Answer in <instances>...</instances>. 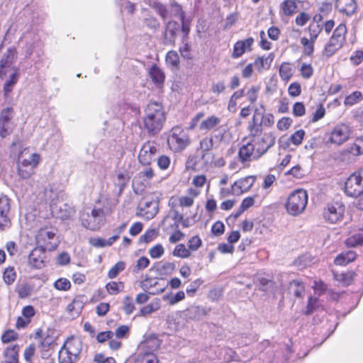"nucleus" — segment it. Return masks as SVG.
<instances>
[{
	"label": "nucleus",
	"instance_id": "obj_28",
	"mask_svg": "<svg viewBox=\"0 0 363 363\" xmlns=\"http://www.w3.org/2000/svg\"><path fill=\"white\" fill-rule=\"evenodd\" d=\"M22 316L18 317L16 321V327L24 328L30 323L31 318L35 314V309L32 306H26L23 308Z\"/></svg>",
	"mask_w": 363,
	"mask_h": 363
},
{
	"label": "nucleus",
	"instance_id": "obj_37",
	"mask_svg": "<svg viewBox=\"0 0 363 363\" xmlns=\"http://www.w3.org/2000/svg\"><path fill=\"white\" fill-rule=\"evenodd\" d=\"M264 112L263 106H261V109L256 108L255 110V113L259 114V123H262V125L271 127L274 123V117L271 113L264 114Z\"/></svg>",
	"mask_w": 363,
	"mask_h": 363
},
{
	"label": "nucleus",
	"instance_id": "obj_60",
	"mask_svg": "<svg viewBox=\"0 0 363 363\" xmlns=\"http://www.w3.org/2000/svg\"><path fill=\"white\" fill-rule=\"evenodd\" d=\"M16 277L14 269L12 267L6 268L4 272L3 278L5 283L8 285L13 283Z\"/></svg>",
	"mask_w": 363,
	"mask_h": 363
},
{
	"label": "nucleus",
	"instance_id": "obj_29",
	"mask_svg": "<svg viewBox=\"0 0 363 363\" xmlns=\"http://www.w3.org/2000/svg\"><path fill=\"white\" fill-rule=\"evenodd\" d=\"M248 130L252 139H255L262 135V123H259V114L258 113H254L252 118L248 124Z\"/></svg>",
	"mask_w": 363,
	"mask_h": 363
},
{
	"label": "nucleus",
	"instance_id": "obj_10",
	"mask_svg": "<svg viewBox=\"0 0 363 363\" xmlns=\"http://www.w3.org/2000/svg\"><path fill=\"white\" fill-rule=\"evenodd\" d=\"M36 241L40 247L48 250H53L57 247L56 230L50 228H40L36 235Z\"/></svg>",
	"mask_w": 363,
	"mask_h": 363
},
{
	"label": "nucleus",
	"instance_id": "obj_54",
	"mask_svg": "<svg viewBox=\"0 0 363 363\" xmlns=\"http://www.w3.org/2000/svg\"><path fill=\"white\" fill-rule=\"evenodd\" d=\"M172 255L180 258H188L190 257L191 252L184 244H179L174 249Z\"/></svg>",
	"mask_w": 363,
	"mask_h": 363
},
{
	"label": "nucleus",
	"instance_id": "obj_18",
	"mask_svg": "<svg viewBox=\"0 0 363 363\" xmlns=\"http://www.w3.org/2000/svg\"><path fill=\"white\" fill-rule=\"evenodd\" d=\"M85 215L83 214L82 216V225L91 230H96L100 228L102 219L104 217V211L101 208L93 209L91 211V218L94 219V221H89L85 219Z\"/></svg>",
	"mask_w": 363,
	"mask_h": 363
},
{
	"label": "nucleus",
	"instance_id": "obj_31",
	"mask_svg": "<svg viewBox=\"0 0 363 363\" xmlns=\"http://www.w3.org/2000/svg\"><path fill=\"white\" fill-rule=\"evenodd\" d=\"M298 0H284L280 4V15L286 17L292 16L297 10Z\"/></svg>",
	"mask_w": 363,
	"mask_h": 363
},
{
	"label": "nucleus",
	"instance_id": "obj_23",
	"mask_svg": "<svg viewBox=\"0 0 363 363\" xmlns=\"http://www.w3.org/2000/svg\"><path fill=\"white\" fill-rule=\"evenodd\" d=\"M50 206L52 213L61 220L69 219L74 213V210L66 203H60L59 206L51 204Z\"/></svg>",
	"mask_w": 363,
	"mask_h": 363
},
{
	"label": "nucleus",
	"instance_id": "obj_41",
	"mask_svg": "<svg viewBox=\"0 0 363 363\" xmlns=\"http://www.w3.org/2000/svg\"><path fill=\"white\" fill-rule=\"evenodd\" d=\"M116 237H110L106 240L101 238H91L89 240V243L95 247H104L111 246L115 242Z\"/></svg>",
	"mask_w": 363,
	"mask_h": 363
},
{
	"label": "nucleus",
	"instance_id": "obj_62",
	"mask_svg": "<svg viewBox=\"0 0 363 363\" xmlns=\"http://www.w3.org/2000/svg\"><path fill=\"white\" fill-rule=\"evenodd\" d=\"M54 286L57 290L67 291L71 287V283L67 279L60 278L55 282Z\"/></svg>",
	"mask_w": 363,
	"mask_h": 363
},
{
	"label": "nucleus",
	"instance_id": "obj_21",
	"mask_svg": "<svg viewBox=\"0 0 363 363\" xmlns=\"http://www.w3.org/2000/svg\"><path fill=\"white\" fill-rule=\"evenodd\" d=\"M45 250L43 247L34 248L28 256V264L34 269H41L44 267Z\"/></svg>",
	"mask_w": 363,
	"mask_h": 363
},
{
	"label": "nucleus",
	"instance_id": "obj_19",
	"mask_svg": "<svg viewBox=\"0 0 363 363\" xmlns=\"http://www.w3.org/2000/svg\"><path fill=\"white\" fill-rule=\"evenodd\" d=\"M10 211V199L7 196L0 197V230H4L9 227L8 213Z\"/></svg>",
	"mask_w": 363,
	"mask_h": 363
},
{
	"label": "nucleus",
	"instance_id": "obj_56",
	"mask_svg": "<svg viewBox=\"0 0 363 363\" xmlns=\"http://www.w3.org/2000/svg\"><path fill=\"white\" fill-rule=\"evenodd\" d=\"M123 310L126 315L131 314L135 310V305L133 298L130 296H126L123 299Z\"/></svg>",
	"mask_w": 363,
	"mask_h": 363
},
{
	"label": "nucleus",
	"instance_id": "obj_25",
	"mask_svg": "<svg viewBox=\"0 0 363 363\" xmlns=\"http://www.w3.org/2000/svg\"><path fill=\"white\" fill-rule=\"evenodd\" d=\"M21 70L18 69H12L6 72L5 76L0 77L2 80H4V90L3 91H11L14 85L18 81L20 77Z\"/></svg>",
	"mask_w": 363,
	"mask_h": 363
},
{
	"label": "nucleus",
	"instance_id": "obj_43",
	"mask_svg": "<svg viewBox=\"0 0 363 363\" xmlns=\"http://www.w3.org/2000/svg\"><path fill=\"white\" fill-rule=\"evenodd\" d=\"M213 146V142L212 138L205 137L200 140L196 153L211 152V150Z\"/></svg>",
	"mask_w": 363,
	"mask_h": 363
},
{
	"label": "nucleus",
	"instance_id": "obj_33",
	"mask_svg": "<svg viewBox=\"0 0 363 363\" xmlns=\"http://www.w3.org/2000/svg\"><path fill=\"white\" fill-rule=\"evenodd\" d=\"M274 58V55L273 53H269L267 56L258 57L254 62V66L259 72L263 69H269Z\"/></svg>",
	"mask_w": 363,
	"mask_h": 363
},
{
	"label": "nucleus",
	"instance_id": "obj_8",
	"mask_svg": "<svg viewBox=\"0 0 363 363\" xmlns=\"http://www.w3.org/2000/svg\"><path fill=\"white\" fill-rule=\"evenodd\" d=\"M35 336L36 338L38 337L40 339L39 348L42 358H48L50 355V348L56 342L57 332L53 329H48L45 333L42 330H38L35 333Z\"/></svg>",
	"mask_w": 363,
	"mask_h": 363
},
{
	"label": "nucleus",
	"instance_id": "obj_51",
	"mask_svg": "<svg viewBox=\"0 0 363 363\" xmlns=\"http://www.w3.org/2000/svg\"><path fill=\"white\" fill-rule=\"evenodd\" d=\"M124 288V284L121 281H111L106 284V289L111 295H116L119 294Z\"/></svg>",
	"mask_w": 363,
	"mask_h": 363
},
{
	"label": "nucleus",
	"instance_id": "obj_59",
	"mask_svg": "<svg viewBox=\"0 0 363 363\" xmlns=\"http://www.w3.org/2000/svg\"><path fill=\"white\" fill-rule=\"evenodd\" d=\"M149 255L153 259L160 258L164 253V250L161 244H157L149 250Z\"/></svg>",
	"mask_w": 363,
	"mask_h": 363
},
{
	"label": "nucleus",
	"instance_id": "obj_39",
	"mask_svg": "<svg viewBox=\"0 0 363 363\" xmlns=\"http://www.w3.org/2000/svg\"><path fill=\"white\" fill-rule=\"evenodd\" d=\"M152 9L161 17L163 21L168 18L169 11L166 5L159 1H153L150 4Z\"/></svg>",
	"mask_w": 363,
	"mask_h": 363
},
{
	"label": "nucleus",
	"instance_id": "obj_6",
	"mask_svg": "<svg viewBox=\"0 0 363 363\" xmlns=\"http://www.w3.org/2000/svg\"><path fill=\"white\" fill-rule=\"evenodd\" d=\"M354 129L346 123L336 124L330 131L328 142L335 145H341L353 137Z\"/></svg>",
	"mask_w": 363,
	"mask_h": 363
},
{
	"label": "nucleus",
	"instance_id": "obj_14",
	"mask_svg": "<svg viewBox=\"0 0 363 363\" xmlns=\"http://www.w3.org/2000/svg\"><path fill=\"white\" fill-rule=\"evenodd\" d=\"M345 213V206L341 202L328 203L323 211L325 220L331 223H336L341 220Z\"/></svg>",
	"mask_w": 363,
	"mask_h": 363
},
{
	"label": "nucleus",
	"instance_id": "obj_12",
	"mask_svg": "<svg viewBox=\"0 0 363 363\" xmlns=\"http://www.w3.org/2000/svg\"><path fill=\"white\" fill-rule=\"evenodd\" d=\"M159 151L156 142L148 140L142 145L138 156V162L143 166H149L155 160V157Z\"/></svg>",
	"mask_w": 363,
	"mask_h": 363
},
{
	"label": "nucleus",
	"instance_id": "obj_1",
	"mask_svg": "<svg viewBox=\"0 0 363 363\" xmlns=\"http://www.w3.org/2000/svg\"><path fill=\"white\" fill-rule=\"evenodd\" d=\"M166 118V112L162 104L149 103L144 110L143 116L144 129L149 135H156L162 129Z\"/></svg>",
	"mask_w": 363,
	"mask_h": 363
},
{
	"label": "nucleus",
	"instance_id": "obj_44",
	"mask_svg": "<svg viewBox=\"0 0 363 363\" xmlns=\"http://www.w3.org/2000/svg\"><path fill=\"white\" fill-rule=\"evenodd\" d=\"M294 73V65L288 63L283 62L279 67V75L284 81H288Z\"/></svg>",
	"mask_w": 363,
	"mask_h": 363
},
{
	"label": "nucleus",
	"instance_id": "obj_61",
	"mask_svg": "<svg viewBox=\"0 0 363 363\" xmlns=\"http://www.w3.org/2000/svg\"><path fill=\"white\" fill-rule=\"evenodd\" d=\"M362 99V96L361 92H352L345 97V104L347 106H352L358 103Z\"/></svg>",
	"mask_w": 363,
	"mask_h": 363
},
{
	"label": "nucleus",
	"instance_id": "obj_40",
	"mask_svg": "<svg viewBox=\"0 0 363 363\" xmlns=\"http://www.w3.org/2000/svg\"><path fill=\"white\" fill-rule=\"evenodd\" d=\"M18 347L13 345L5 351V359L3 363H18Z\"/></svg>",
	"mask_w": 363,
	"mask_h": 363
},
{
	"label": "nucleus",
	"instance_id": "obj_57",
	"mask_svg": "<svg viewBox=\"0 0 363 363\" xmlns=\"http://www.w3.org/2000/svg\"><path fill=\"white\" fill-rule=\"evenodd\" d=\"M323 30V26L318 23H311L308 26L310 39L312 42H315Z\"/></svg>",
	"mask_w": 363,
	"mask_h": 363
},
{
	"label": "nucleus",
	"instance_id": "obj_63",
	"mask_svg": "<svg viewBox=\"0 0 363 363\" xmlns=\"http://www.w3.org/2000/svg\"><path fill=\"white\" fill-rule=\"evenodd\" d=\"M171 164V160L169 157L167 155H160L157 159V164L158 167L162 170L167 169Z\"/></svg>",
	"mask_w": 363,
	"mask_h": 363
},
{
	"label": "nucleus",
	"instance_id": "obj_55",
	"mask_svg": "<svg viewBox=\"0 0 363 363\" xmlns=\"http://www.w3.org/2000/svg\"><path fill=\"white\" fill-rule=\"evenodd\" d=\"M125 268V263L124 262H118L115 264L108 271V277L109 279L116 278L118 274L123 272Z\"/></svg>",
	"mask_w": 363,
	"mask_h": 363
},
{
	"label": "nucleus",
	"instance_id": "obj_24",
	"mask_svg": "<svg viewBox=\"0 0 363 363\" xmlns=\"http://www.w3.org/2000/svg\"><path fill=\"white\" fill-rule=\"evenodd\" d=\"M161 345L160 340L155 335H150L140 344L139 350L155 353Z\"/></svg>",
	"mask_w": 363,
	"mask_h": 363
},
{
	"label": "nucleus",
	"instance_id": "obj_49",
	"mask_svg": "<svg viewBox=\"0 0 363 363\" xmlns=\"http://www.w3.org/2000/svg\"><path fill=\"white\" fill-rule=\"evenodd\" d=\"M199 156V162L201 169H207L213 162V155L212 152L196 153Z\"/></svg>",
	"mask_w": 363,
	"mask_h": 363
},
{
	"label": "nucleus",
	"instance_id": "obj_27",
	"mask_svg": "<svg viewBox=\"0 0 363 363\" xmlns=\"http://www.w3.org/2000/svg\"><path fill=\"white\" fill-rule=\"evenodd\" d=\"M190 31L191 27L188 26L187 25H183V26L181 28V43L182 46L179 48V51L182 55L186 58H189L190 55V45L189 44Z\"/></svg>",
	"mask_w": 363,
	"mask_h": 363
},
{
	"label": "nucleus",
	"instance_id": "obj_15",
	"mask_svg": "<svg viewBox=\"0 0 363 363\" xmlns=\"http://www.w3.org/2000/svg\"><path fill=\"white\" fill-rule=\"evenodd\" d=\"M181 31V22L169 21L165 23L164 30V43L165 45H174L179 31Z\"/></svg>",
	"mask_w": 363,
	"mask_h": 363
},
{
	"label": "nucleus",
	"instance_id": "obj_11",
	"mask_svg": "<svg viewBox=\"0 0 363 363\" xmlns=\"http://www.w3.org/2000/svg\"><path fill=\"white\" fill-rule=\"evenodd\" d=\"M18 58V50L14 45H11L6 50L0 59V77H4L6 72L12 69H18L15 65Z\"/></svg>",
	"mask_w": 363,
	"mask_h": 363
},
{
	"label": "nucleus",
	"instance_id": "obj_16",
	"mask_svg": "<svg viewBox=\"0 0 363 363\" xmlns=\"http://www.w3.org/2000/svg\"><path fill=\"white\" fill-rule=\"evenodd\" d=\"M257 179L256 176H247L235 181L233 184V195L240 196L250 191Z\"/></svg>",
	"mask_w": 363,
	"mask_h": 363
},
{
	"label": "nucleus",
	"instance_id": "obj_58",
	"mask_svg": "<svg viewBox=\"0 0 363 363\" xmlns=\"http://www.w3.org/2000/svg\"><path fill=\"white\" fill-rule=\"evenodd\" d=\"M13 109L11 107H7L2 109L0 112V123H8L13 118Z\"/></svg>",
	"mask_w": 363,
	"mask_h": 363
},
{
	"label": "nucleus",
	"instance_id": "obj_45",
	"mask_svg": "<svg viewBox=\"0 0 363 363\" xmlns=\"http://www.w3.org/2000/svg\"><path fill=\"white\" fill-rule=\"evenodd\" d=\"M160 308V302L158 299L152 303L142 307L140 310V315L146 316L151 314Z\"/></svg>",
	"mask_w": 363,
	"mask_h": 363
},
{
	"label": "nucleus",
	"instance_id": "obj_35",
	"mask_svg": "<svg viewBox=\"0 0 363 363\" xmlns=\"http://www.w3.org/2000/svg\"><path fill=\"white\" fill-rule=\"evenodd\" d=\"M356 258V253L352 250H349L338 255L335 259V264L337 265H346L354 261Z\"/></svg>",
	"mask_w": 363,
	"mask_h": 363
},
{
	"label": "nucleus",
	"instance_id": "obj_26",
	"mask_svg": "<svg viewBox=\"0 0 363 363\" xmlns=\"http://www.w3.org/2000/svg\"><path fill=\"white\" fill-rule=\"evenodd\" d=\"M254 43L252 38H248L244 40H238L233 46L232 57L234 59L239 58L246 51L247 49L251 50V47Z\"/></svg>",
	"mask_w": 363,
	"mask_h": 363
},
{
	"label": "nucleus",
	"instance_id": "obj_13",
	"mask_svg": "<svg viewBox=\"0 0 363 363\" xmlns=\"http://www.w3.org/2000/svg\"><path fill=\"white\" fill-rule=\"evenodd\" d=\"M276 135L274 133L269 132L252 139V142L256 147L255 157L259 158L267 150L275 144Z\"/></svg>",
	"mask_w": 363,
	"mask_h": 363
},
{
	"label": "nucleus",
	"instance_id": "obj_2",
	"mask_svg": "<svg viewBox=\"0 0 363 363\" xmlns=\"http://www.w3.org/2000/svg\"><path fill=\"white\" fill-rule=\"evenodd\" d=\"M82 350V343L79 338H68L59 351V363H75Z\"/></svg>",
	"mask_w": 363,
	"mask_h": 363
},
{
	"label": "nucleus",
	"instance_id": "obj_42",
	"mask_svg": "<svg viewBox=\"0 0 363 363\" xmlns=\"http://www.w3.org/2000/svg\"><path fill=\"white\" fill-rule=\"evenodd\" d=\"M155 268L160 275L170 274L175 269V264L172 262H160L155 264Z\"/></svg>",
	"mask_w": 363,
	"mask_h": 363
},
{
	"label": "nucleus",
	"instance_id": "obj_36",
	"mask_svg": "<svg viewBox=\"0 0 363 363\" xmlns=\"http://www.w3.org/2000/svg\"><path fill=\"white\" fill-rule=\"evenodd\" d=\"M289 291L293 294L297 298H301L304 295L305 286L302 281L299 280H293L289 283Z\"/></svg>",
	"mask_w": 363,
	"mask_h": 363
},
{
	"label": "nucleus",
	"instance_id": "obj_7",
	"mask_svg": "<svg viewBox=\"0 0 363 363\" xmlns=\"http://www.w3.org/2000/svg\"><path fill=\"white\" fill-rule=\"evenodd\" d=\"M20 41L24 44L22 47V52L26 58H30L34 52H36L38 56H40L42 43L40 37L35 31L30 30L24 33Z\"/></svg>",
	"mask_w": 363,
	"mask_h": 363
},
{
	"label": "nucleus",
	"instance_id": "obj_64",
	"mask_svg": "<svg viewBox=\"0 0 363 363\" xmlns=\"http://www.w3.org/2000/svg\"><path fill=\"white\" fill-rule=\"evenodd\" d=\"M201 244L202 241L199 236H193L188 241V249L189 250V251H196L201 246Z\"/></svg>",
	"mask_w": 363,
	"mask_h": 363
},
{
	"label": "nucleus",
	"instance_id": "obj_32",
	"mask_svg": "<svg viewBox=\"0 0 363 363\" xmlns=\"http://www.w3.org/2000/svg\"><path fill=\"white\" fill-rule=\"evenodd\" d=\"M149 75L152 82L157 84V87H160L163 84L165 79L164 72L155 64H153L149 69Z\"/></svg>",
	"mask_w": 363,
	"mask_h": 363
},
{
	"label": "nucleus",
	"instance_id": "obj_50",
	"mask_svg": "<svg viewBox=\"0 0 363 363\" xmlns=\"http://www.w3.org/2000/svg\"><path fill=\"white\" fill-rule=\"evenodd\" d=\"M347 247H355L363 245V233H356L351 235L345 240Z\"/></svg>",
	"mask_w": 363,
	"mask_h": 363
},
{
	"label": "nucleus",
	"instance_id": "obj_47",
	"mask_svg": "<svg viewBox=\"0 0 363 363\" xmlns=\"http://www.w3.org/2000/svg\"><path fill=\"white\" fill-rule=\"evenodd\" d=\"M83 308L82 303L77 300L74 299L67 307V311L72 317L78 316Z\"/></svg>",
	"mask_w": 363,
	"mask_h": 363
},
{
	"label": "nucleus",
	"instance_id": "obj_22",
	"mask_svg": "<svg viewBox=\"0 0 363 363\" xmlns=\"http://www.w3.org/2000/svg\"><path fill=\"white\" fill-rule=\"evenodd\" d=\"M335 9L343 15L352 16L357 9L355 0H336Z\"/></svg>",
	"mask_w": 363,
	"mask_h": 363
},
{
	"label": "nucleus",
	"instance_id": "obj_4",
	"mask_svg": "<svg viewBox=\"0 0 363 363\" xmlns=\"http://www.w3.org/2000/svg\"><path fill=\"white\" fill-rule=\"evenodd\" d=\"M347 33V27L345 23L339 24L324 48V54L330 57L339 50L345 41V35Z\"/></svg>",
	"mask_w": 363,
	"mask_h": 363
},
{
	"label": "nucleus",
	"instance_id": "obj_20",
	"mask_svg": "<svg viewBox=\"0 0 363 363\" xmlns=\"http://www.w3.org/2000/svg\"><path fill=\"white\" fill-rule=\"evenodd\" d=\"M256 147L252 140L240 147L238 152L239 160L242 163L250 162L252 160H257L255 157Z\"/></svg>",
	"mask_w": 363,
	"mask_h": 363
},
{
	"label": "nucleus",
	"instance_id": "obj_46",
	"mask_svg": "<svg viewBox=\"0 0 363 363\" xmlns=\"http://www.w3.org/2000/svg\"><path fill=\"white\" fill-rule=\"evenodd\" d=\"M172 6L174 9V15L179 16L181 22V28L183 26V25H187L188 26L191 27V21L186 18V13L183 11L182 6L177 3H174Z\"/></svg>",
	"mask_w": 363,
	"mask_h": 363
},
{
	"label": "nucleus",
	"instance_id": "obj_5",
	"mask_svg": "<svg viewBox=\"0 0 363 363\" xmlns=\"http://www.w3.org/2000/svg\"><path fill=\"white\" fill-rule=\"evenodd\" d=\"M169 149L174 152L183 151L190 144L188 134L179 126L172 128L167 138Z\"/></svg>",
	"mask_w": 363,
	"mask_h": 363
},
{
	"label": "nucleus",
	"instance_id": "obj_30",
	"mask_svg": "<svg viewBox=\"0 0 363 363\" xmlns=\"http://www.w3.org/2000/svg\"><path fill=\"white\" fill-rule=\"evenodd\" d=\"M26 155V150L21 152L18 156V164H23L24 166H30L36 167L40 161V156L38 153H33L25 157Z\"/></svg>",
	"mask_w": 363,
	"mask_h": 363
},
{
	"label": "nucleus",
	"instance_id": "obj_3",
	"mask_svg": "<svg viewBox=\"0 0 363 363\" xmlns=\"http://www.w3.org/2000/svg\"><path fill=\"white\" fill-rule=\"evenodd\" d=\"M307 203L308 194L306 191L296 189L289 196L285 207L289 214L298 216L303 212Z\"/></svg>",
	"mask_w": 363,
	"mask_h": 363
},
{
	"label": "nucleus",
	"instance_id": "obj_17",
	"mask_svg": "<svg viewBox=\"0 0 363 363\" xmlns=\"http://www.w3.org/2000/svg\"><path fill=\"white\" fill-rule=\"evenodd\" d=\"M256 92H234L230 99L228 109L235 111V106L238 103L240 105L244 104L245 100H248L250 103H253L257 99Z\"/></svg>",
	"mask_w": 363,
	"mask_h": 363
},
{
	"label": "nucleus",
	"instance_id": "obj_48",
	"mask_svg": "<svg viewBox=\"0 0 363 363\" xmlns=\"http://www.w3.org/2000/svg\"><path fill=\"white\" fill-rule=\"evenodd\" d=\"M348 152L354 156L363 154V136L355 140L348 147Z\"/></svg>",
	"mask_w": 363,
	"mask_h": 363
},
{
	"label": "nucleus",
	"instance_id": "obj_38",
	"mask_svg": "<svg viewBox=\"0 0 363 363\" xmlns=\"http://www.w3.org/2000/svg\"><path fill=\"white\" fill-rule=\"evenodd\" d=\"M220 118L216 117L215 116H211V117L207 118L201 123L199 128L201 130L208 131L212 130L216 125H218L220 123Z\"/></svg>",
	"mask_w": 363,
	"mask_h": 363
},
{
	"label": "nucleus",
	"instance_id": "obj_9",
	"mask_svg": "<svg viewBox=\"0 0 363 363\" xmlns=\"http://www.w3.org/2000/svg\"><path fill=\"white\" fill-rule=\"evenodd\" d=\"M345 191L351 197L357 196L363 191V169H360L347 179L345 185Z\"/></svg>",
	"mask_w": 363,
	"mask_h": 363
},
{
	"label": "nucleus",
	"instance_id": "obj_53",
	"mask_svg": "<svg viewBox=\"0 0 363 363\" xmlns=\"http://www.w3.org/2000/svg\"><path fill=\"white\" fill-rule=\"evenodd\" d=\"M35 167L18 164V174L22 179H28L34 174Z\"/></svg>",
	"mask_w": 363,
	"mask_h": 363
},
{
	"label": "nucleus",
	"instance_id": "obj_34",
	"mask_svg": "<svg viewBox=\"0 0 363 363\" xmlns=\"http://www.w3.org/2000/svg\"><path fill=\"white\" fill-rule=\"evenodd\" d=\"M135 363H159V359L153 352L139 350Z\"/></svg>",
	"mask_w": 363,
	"mask_h": 363
},
{
	"label": "nucleus",
	"instance_id": "obj_52",
	"mask_svg": "<svg viewBox=\"0 0 363 363\" xmlns=\"http://www.w3.org/2000/svg\"><path fill=\"white\" fill-rule=\"evenodd\" d=\"M354 273L349 272L347 273H334L335 279L341 282L344 286L350 285L353 279Z\"/></svg>",
	"mask_w": 363,
	"mask_h": 363
}]
</instances>
